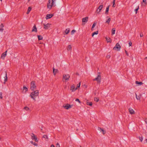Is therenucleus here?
I'll return each mask as SVG.
<instances>
[{"mask_svg": "<svg viewBox=\"0 0 147 147\" xmlns=\"http://www.w3.org/2000/svg\"><path fill=\"white\" fill-rule=\"evenodd\" d=\"M111 21V18H109L106 21V23H108V24H109L110 21Z\"/></svg>", "mask_w": 147, "mask_h": 147, "instance_id": "7c9ffc66", "label": "nucleus"}, {"mask_svg": "<svg viewBox=\"0 0 147 147\" xmlns=\"http://www.w3.org/2000/svg\"><path fill=\"white\" fill-rule=\"evenodd\" d=\"M136 98L137 100H140V96H137V94H136Z\"/></svg>", "mask_w": 147, "mask_h": 147, "instance_id": "c756f323", "label": "nucleus"}, {"mask_svg": "<svg viewBox=\"0 0 147 147\" xmlns=\"http://www.w3.org/2000/svg\"><path fill=\"white\" fill-rule=\"evenodd\" d=\"M109 11V10H106L105 12V13L106 14H108Z\"/></svg>", "mask_w": 147, "mask_h": 147, "instance_id": "37998d69", "label": "nucleus"}, {"mask_svg": "<svg viewBox=\"0 0 147 147\" xmlns=\"http://www.w3.org/2000/svg\"><path fill=\"white\" fill-rule=\"evenodd\" d=\"M36 86L35 84V82L32 81L30 83V89L32 91H34L36 89Z\"/></svg>", "mask_w": 147, "mask_h": 147, "instance_id": "7ed1b4c3", "label": "nucleus"}, {"mask_svg": "<svg viewBox=\"0 0 147 147\" xmlns=\"http://www.w3.org/2000/svg\"><path fill=\"white\" fill-rule=\"evenodd\" d=\"M146 0H143V2L146 4Z\"/></svg>", "mask_w": 147, "mask_h": 147, "instance_id": "3c124183", "label": "nucleus"}, {"mask_svg": "<svg viewBox=\"0 0 147 147\" xmlns=\"http://www.w3.org/2000/svg\"><path fill=\"white\" fill-rule=\"evenodd\" d=\"M88 17H86L85 18H83V25H85V24L88 22Z\"/></svg>", "mask_w": 147, "mask_h": 147, "instance_id": "f8f14e48", "label": "nucleus"}, {"mask_svg": "<svg viewBox=\"0 0 147 147\" xmlns=\"http://www.w3.org/2000/svg\"><path fill=\"white\" fill-rule=\"evenodd\" d=\"M24 109L26 111H30V108L27 106L25 107L24 108Z\"/></svg>", "mask_w": 147, "mask_h": 147, "instance_id": "4be33fe9", "label": "nucleus"}, {"mask_svg": "<svg viewBox=\"0 0 147 147\" xmlns=\"http://www.w3.org/2000/svg\"><path fill=\"white\" fill-rule=\"evenodd\" d=\"M129 113L131 114H133L134 113V111L131 108H129Z\"/></svg>", "mask_w": 147, "mask_h": 147, "instance_id": "2eb2a0df", "label": "nucleus"}, {"mask_svg": "<svg viewBox=\"0 0 147 147\" xmlns=\"http://www.w3.org/2000/svg\"><path fill=\"white\" fill-rule=\"evenodd\" d=\"M94 100L95 101L97 102L99 100V99L98 98H94Z\"/></svg>", "mask_w": 147, "mask_h": 147, "instance_id": "e433bc0d", "label": "nucleus"}, {"mask_svg": "<svg viewBox=\"0 0 147 147\" xmlns=\"http://www.w3.org/2000/svg\"><path fill=\"white\" fill-rule=\"evenodd\" d=\"M115 0H113V4L112 6V7H115L114 5L115 4Z\"/></svg>", "mask_w": 147, "mask_h": 147, "instance_id": "c9c22d12", "label": "nucleus"}, {"mask_svg": "<svg viewBox=\"0 0 147 147\" xmlns=\"http://www.w3.org/2000/svg\"><path fill=\"white\" fill-rule=\"evenodd\" d=\"M33 144L36 146H38V144L36 143H34Z\"/></svg>", "mask_w": 147, "mask_h": 147, "instance_id": "de8ad7c7", "label": "nucleus"}, {"mask_svg": "<svg viewBox=\"0 0 147 147\" xmlns=\"http://www.w3.org/2000/svg\"><path fill=\"white\" fill-rule=\"evenodd\" d=\"M30 143L32 144H33L34 143L32 141H30Z\"/></svg>", "mask_w": 147, "mask_h": 147, "instance_id": "680f3d73", "label": "nucleus"}, {"mask_svg": "<svg viewBox=\"0 0 147 147\" xmlns=\"http://www.w3.org/2000/svg\"><path fill=\"white\" fill-rule=\"evenodd\" d=\"M43 137L47 139L48 140V137L47 135H44Z\"/></svg>", "mask_w": 147, "mask_h": 147, "instance_id": "f704fd0d", "label": "nucleus"}, {"mask_svg": "<svg viewBox=\"0 0 147 147\" xmlns=\"http://www.w3.org/2000/svg\"><path fill=\"white\" fill-rule=\"evenodd\" d=\"M80 82L77 85V87L76 88H77V89H78V88H79L80 86Z\"/></svg>", "mask_w": 147, "mask_h": 147, "instance_id": "a19ab883", "label": "nucleus"}, {"mask_svg": "<svg viewBox=\"0 0 147 147\" xmlns=\"http://www.w3.org/2000/svg\"><path fill=\"white\" fill-rule=\"evenodd\" d=\"M115 28H113L112 29V35H113L115 34Z\"/></svg>", "mask_w": 147, "mask_h": 147, "instance_id": "a878e982", "label": "nucleus"}, {"mask_svg": "<svg viewBox=\"0 0 147 147\" xmlns=\"http://www.w3.org/2000/svg\"><path fill=\"white\" fill-rule=\"evenodd\" d=\"M147 59V57H145V58H144V59Z\"/></svg>", "mask_w": 147, "mask_h": 147, "instance_id": "e2e57ef3", "label": "nucleus"}, {"mask_svg": "<svg viewBox=\"0 0 147 147\" xmlns=\"http://www.w3.org/2000/svg\"><path fill=\"white\" fill-rule=\"evenodd\" d=\"M31 136V139L32 140H34L35 142H38V140H37V138L34 134H32Z\"/></svg>", "mask_w": 147, "mask_h": 147, "instance_id": "0eeeda50", "label": "nucleus"}, {"mask_svg": "<svg viewBox=\"0 0 147 147\" xmlns=\"http://www.w3.org/2000/svg\"><path fill=\"white\" fill-rule=\"evenodd\" d=\"M87 58H86L85 59L86 60V61H87V60H88V59H87Z\"/></svg>", "mask_w": 147, "mask_h": 147, "instance_id": "338daca9", "label": "nucleus"}, {"mask_svg": "<svg viewBox=\"0 0 147 147\" xmlns=\"http://www.w3.org/2000/svg\"><path fill=\"white\" fill-rule=\"evenodd\" d=\"M101 76L99 74L97 77L93 80V81H96L98 83L100 84L101 82Z\"/></svg>", "mask_w": 147, "mask_h": 147, "instance_id": "39448f33", "label": "nucleus"}, {"mask_svg": "<svg viewBox=\"0 0 147 147\" xmlns=\"http://www.w3.org/2000/svg\"><path fill=\"white\" fill-rule=\"evenodd\" d=\"M4 26L2 24H1L0 26V31L2 32L3 30Z\"/></svg>", "mask_w": 147, "mask_h": 147, "instance_id": "aec40b11", "label": "nucleus"}, {"mask_svg": "<svg viewBox=\"0 0 147 147\" xmlns=\"http://www.w3.org/2000/svg\"><path fill=\"white\" fill-rule=\"evenodd\" d=\"M139 9V7H138V8L136 9Z\"/></svg>", "mask_w": 147, "mask_h": 147, "instance_id": "774afa93", "label": "nucleus"}, {"mask_svg": "<svg viewBox=\"0 0 147 147\" xmlns=\"http://www.w3.org/2000/svg\"><path fill=\"white\" fill-rule=\"evenodd\" d=\"M32 31V32H36L37 31V28L36 27V25H34L33 26Z\"/></svg>", "mask_w": 147, "mask_h": 147, "instance_id": "4468645a", "label": "nucleus"}, {"mask_svg": "<svg viewBox=\"0 0 147 147\" xmlns=\"http://www.w3.org/2000/svg\"><path fill=\"white\" fill-rule=\"evenodd\" d=\"M58 72V70L57 69H55L54 68H53V72L54 75H55L56 73Z\"/></svg>", "mask_w": 147, "mask_h": 147, "instance_id": "a211bd4d", "label": "nucleus"}, {"mask_svg": "<svg viewBox=\"0 0 147 147\" xmlns=\"http://www.w3.org/2000/svg\"><path fill=\"white\" fill-rule=\"evenodd\" d=\"M7 52V51H6L5 52L3 53L1 57V59H4L5 57H6V53Z\"/></svg>", "mask_w": 147, "mask_h": 147, "instance_id": "9b49d317", "label": "nucleus"}, {"mask_svg": "<svg viewBox=\"0 0 147 147\" xmlns=\"http://www.w3.org/2000/svg\"><path fill=\"white\" fill-rule=\"evenodd\" d=\"M98 130H101V131L102 132V134L103 135H104L106 133V131L102 129L100 127H98Z\"/></svg>", "mask_w": 147, "mask_h": 147, "instance_id": "5701e85b", "label": "nucleus"}, {"mask_svg": "<svg viewBox=\"0 0 147 147\" xmlns=\"http://www.w3.org/2000/svg\"><path fill=\"white\" fill-rule=\"evenodd\" d=\"M69 29L67 28L66 29L65 31V33L66 34H68L69 32Z\"/></svg>", "mask_w": 147, "mask_h": 147, "instance_id": "b1692460", "label": "nucleus"}, {"mask_svg": "<svg viewBox=\"0 0 147 147\" xmlns=\"http://www.w3.org/2000/svg\"><path fill=\"white\" fill-rule=\"evenodd\" d=\"M56 147H60V145L58 143H57V144Z\"/></svg>", "mask_w": 147, "mask_h": 147, "instance_id": "a18cd8bd", "label": "nucleus"}, {"mask_svg": "<svg viewBox=\"0 0 147 147\" xmlns=\"http://www.w3.org/2000/svg\"><path fill=\"white\" fill-rule=\"evenodd\" d=\"M140 37H142L143 36V34H142L141 33L140 34Z\"/></svg>", "mask_w": 147, "mask_h": 147, "instance_id": "6e6d98bb", "label": "nucleus"}, {"mask_svg": "<svg viewBox=\"0 0 147 147\" xmlns=\"http://www.w3.org/2000/svg\"><path fill=\"white\" fill-rule=\"evenodd\" d=\"M145 121L146 122V123L147 124V118H146L145 119Z\"/></svg>", "mask_w": 147, "mask_h": 147, "instance_id": "5fc2aeb1", "label": "nucleus"}, {"mask_svg": "<svg viewBox=\"0 0 147 147\" xmlns=\"http://www.w3.org/2000/svg\"><path fill=\"white\" fill-rule=\"evenodd\" d=\"M87 58H86L85 59L86 60V61H87V60H88V59H87Z\"/></svg>", "mask_w": 147, "mask_h": 147, "instance_id": "69168bd1", "label": "nucleus"}, {"mask_svg": "<svg viewBox=\"0 0 147 147\" xmlns=\"http://www.w3.org/2000/svg\"><path fill=\"white\" fill-rule=\"evenodd\" d=\"M75 32H76V30H72L71 31V35L75 33Z\"/></svg>", "mask_w": 147, "mask_h": 147, "instance_id": "72a5a7b5", "label": "nucleus"}, {"mask_svg": "<svg viewBox=\"0 0 147 147\" xmlns=\"http://www.w3.org/2000/svg\"><path fill=\"white\" fill-rule=\"evenodd\" d=\"M51 147H55V146L53 145L52 144L51 146Z\"/></svg>", "mask_w": 147, "mask_h": 147, "instance_id": "052dcab7", "label": "nucleus"}, {"mask_svg": "<svg viewBox=\"0 0 147 147\" xmlns=\"http://www.w3.org/2000/svg\"><path fill=\"white\" fill-rule=\"evenodd\" d=\"M28 90V88L25 86H23V92L25 93Z\"/></svg>", "mask_w": 147, "mask_h": 147, "instance_id": "dca6fc26", "label": "nucleus"}, {"mask_svg": "<svg viewBox=\"0 0 147 147\" xmlns=\"http://www.w3.org/2000/svg\"><path fill=\"white\" fill-rule=\"evenodd\" d=\"M121 46L119 43H117L115 46L114 47L113 49L117 51H119L121 48Z\"/></svg>", "mask_w": 147, "mask_h": 147, "instance_id": "20e7f679", "label": "nucleus"}, {"mask_svg": "<svg viewBox=\"0 0 147 147\" xmlns=\"http://www.w3.org/2000/svg\"><path fill=\"white\" fill-rule=\"evenodd\" d=\"M103 6L102 5H100L98 8V9H102L103 8Z\"/></svg>", "mask_w": 147, "mask_h": 147, "instance_id": "473e14b6", "label": "nucleus"}, {"mask_svg": "<svg viewBox=\"0 0 147 147\" xmlns=\"http://www.w3.org/2000/svg\"><path fill=\"white\" fill-rule=\"evenodd\" d=\"M87 88V86L85 85V84L83 85V88Z\"/></svg>", "mask_w": 147, "mask_h": 147, "instance_id": "864d4df0", "label": "nucleus"}, {"mask_svg": "<svg viewBox=\"0 0 147 147\" xmlns=\"http://www.w3.org/2000/svg\"><path fill=\"white\" fill-rule=\"evenodd\" d=\"M138 10H134V11L135 12L136 14L137 13L138 11Z\"/></svg>", "mask_w": 147, "mask_h": 147, "instance_id": "603ef678", "label": "nucleus"}, {"mask_svg": "<svg viewBox=\"0 0 147 147\" xmlns=\"http://www.w3.org/2000/svg\"><path fill=\"white\" fill-rule=\"evenodd\" d=\"M101 10H96V12L97 13H99Z\"/></svg>", "mask_w": 147, "mask_h": 147, "instance_id": "79ce46f5", "label": "nucleus"}, {"mask_svg": "<svg viewBox=\"0 0 147 147\" xmlns=\"http://www.w3.org/2000/svg\"><path fill=\"white\" fill-rule=\"evenodd\" d=\"M56 0H52V3H54Z\"/></svg>", "mask_w": 147, "mask_h": 147, "instance_id": "bf43d9fd", "label": "nucleus"}, {"mask_svg": "<svg viewBox=\"0 0 147 147\" xmlns=\"http://www.w3.org/2000/svg\"><path fill=\"white\" fill-rule=\"evenodd\" d=\"M139 140L141 142H142L143 140V138L141 137H139Z\"/></svg>", "mask_w": 147, "mask_h": 147, "instance_id": "58836bf2", "label": "nucleus"}, {"mask_svg": "<svg viewBox=\"0 0 147 147\" xmlns=\"http://www.w3.org/2000/svg\"><path fill=\"white\" fill-rule=\"evenodd\" d=\"M51 24L48 23L47 24H43L44 28L45 29H48L50 27Z\"/></svg>", "mask_w": 147, "mask_h": 147, "instance_id": "1a4fd4ad", "label": "nucleus"}, {"mask_svg": "<svg viewBox=\"0 0 147 147\" xmlns=\"http://www.w3.org/2000/svg\"><path fill=\"white\" fill-rule=\"evenodd\" d=\"M75 85L73 84L72 85L70 88V90L72 92H73L75 91L77 89V88H75Z\"/></svg>", "mask_w": 147, "mask_h": 147, "instance_id": "9d476101", "label": "nucleus"}, {"mask_svg": "<svg viewBox=\"0 0 147 147\" xmlns=\"http://www.w3.org/2000/svg\"><path fill=\"white\" fill-rule=\"evenodd\" d=\"M145 141H146V142L147 143V139L145 140Z\"/></svg>", "mask_w": 147, "mask_h": 147, "instance_id": "0e129e2a", "label": "nucleus"}, {"mask_svg": "<svg viewBox=\"0 0 147 147\" xmlns=\"http://www.w3.org/2000/svg\"><path fill=\"white\" fill-rule=\"evenodd\" d=\"M86 104L89 106H92V102H89L88 100H87L86 101Z\"/></svg>", "mask_w": 147, "mask_h": 147, "instance_id": "6ab92c4d", "label": "nucleus"}, {"mask_svg": "<svg viewBox=\"0 0 147 147\" xmlns=\"http://www.w3.org/2000/svg\"><path fill=\"white\" fill-rule=\"evenodd\" d=\"M129 46H131L132 45V43L131 42H130L129 43Z\"/></svg>", "mask_w": 147, "mask_h": 147, "instance_id": "09e8293b", "label": "nucleus"}, {"mask_svg": "<svg viewBox=\"0 0 147 147\" xmlns=\"http://www.w3.org/2000/svg\"><path fill=\"white\" fill-rule=\"evenodd\" d=\"M31 10H28V11L26 13L27 14H28L30 12Z\"/></svg>", "mask_w": 147, "mask_h": 147, "instance_id": "49530a36", "label": "nucleus"}, {"mask_svg": "<svg viewBox=\"0 0 147 147\" xmlns=\"http://www.w3.org/2000/svg\"><path fill=\"white\" fill-rule=\"evenodd\" d=\"M125 53L126 54V55L127 56H129V54L128 53H127V51L126 50H125Z\"/></svg>", "mask_w": 147, "mask_h": 147, "instance_id": "c03bdc74", "label": "nucleus"}, {"mask_svg": "<svg viewBox=\"0 0 147 147\" xmlns=\"http://www.w3.org/2000/svg\"><path fill=\"white\" fill-rule=\"evenodd\" d=\"M111 57V56L109 55H107V58H109Z\"/></svg>", "mask_w": 147, "mask_h": 147, "instance_id": "8fccbe9b", "label": "nucleus"}, {"mask_svg": "<svg viewBox=\"0 0 147 147\" xmlns=\"http://www.w3.org/2000/svg\"><path fill=\"white\" fill-rule=\"evenodd\" d=\"M7 80V73H6L5 76L4 77V83L5 84V82H6Z\"/></svg>", "mask_w": 147, "mask_h": 147, "instance_id": "412c9836", "label": "nucleus"}, {"mask_svg": "<svg viewBox=\"0 0 147 147\" xmlns=\"http://www.w3.org/2000/svg\"><path fill=\"white\" fill-rule=\"evenodd\" d=\"M70 77V76L68 74H63V76L62 81L63 82H67L69 80Z\"/></svg>", "mask_w": 147, "mask_h": 147, "instance_id": "f03ea898", "label": "nucleus"}, {"mask_svg": "<svg viewBox=\"0 0 147 147\" xmlns=\"http://www.w3.org/2000/svg\"><path fill=\"white\" fill-rule=\"evenodd\" d=\"M75 101L76 102H78L80 103H81V102L80 101V100L79 99H78V98H77L75 100Z\"/></svg>", "mask_w": 147, "mask_h": 147, "instance_id": "4c0bfd02", "label": "nucleus"}, {"mask_svg": "<svg viewBox=\"0 0 147 147\" xmlns=\"http://www.w3.org/2000/svg\"><path fill=\"white\" fill-rule=\"evenodd\" d=\"M98 33V31H96L93 33L92 34V36L93 37L94 35L97 34Z\"/></svg>", "mask_w": 147, "mask_h": 147, "instance_id": "cd10ccee", "label": "nucleus"}, {"mask_svg": "<svg viewBox=\"0 0 147 147\" xmlns=\"http://www.w3.org/2000/svg\"><path fill=\"white\" fill-rule=\"evenodd\" d=\"M71 45H68L67 47V50L68 51H69L70 50H71Z\"/></svg>", "mask_w": 147, "mask_h": 147, "instance_id": "bb28decb", "label": "nucleus"}, {"mask_svg": "<svg viewBox=\"0 0 147 147\" xmlns=\"http://www.w3.org/2000/svg\"><path fill=\"white\" fill-rule=\"evenodd\" d=\"M38 90H37L31 92L30 95V96L31 98L32 99L36 101L35 98L36 97L38 96Z\"/></svg>", "mask_w": 147, "mask_h": 147, "instance_id": "f257e3e1", "label": "nucleus"}, {"mask_svg": "<svg viewBox=\"0 0 147 147\" xmlns=\"http://www.w3.org/2000/svg\"><path fill=\"white\" fill-rule=\"evenodd\" d=\"M38 37L39 40H42L43 39V37L41 35H38Z\"/></svg>", "mask_w": 147, "mask_h": 147, "instance_id": "c85d7f7f", "label": "nucleus"}, {"mask_svg": "<svg viewBox=\"0 0 147 147\" xmlns=\"http://www.w3.org/2000/svg\"><path fill=\"white\" fill-rule=\"evenodd\" d=\"M53 16V14H47L46 17V19H48L51 18Z\"/></svg>", "mask_w": 147, "mask_h": 147, "instance_id": "ddd939ff", "label": "nucleus"}, {"mask_svg": "<svg viewBox=\"0 0 147 147\" xmlns=\"http://www.w3.org/2000/svg\"><path fill=\"white\" fill-rule=\"evenodd\" d=\"M136 84H139V85H141L143 84V83L142 82H140L138 81H136Z\"/></svg>", "mask_w": 147, "mask_h": 147, "instance_id": "393cba45", "label": "nucleus"}, {"mask_svg": "<svg viewBox=\"0 0 147 147\" xmlns=\"http://www.w3.org/2000/svg\"><path fill=\"white\" fill-rule=\"evenodd\" d=\"M105 38L106 39V41L107 42H111V40L110 38H107V37H106Z\"/></svg>", "mask_w": 147, "mask_h": 147, "instance_id": "f3484780", "label": "nucleus"}, {"mask_svg": "<svg viewBox=\"0 0 147 147\" xmlns=\"http://www.w3.org/2000/svg\"><path fill=\"white\" fill-rule=\"evenodd\" d=\"M109 6L110 5H109L107 7L106 9H109Z\"/></svg>", "mask_w": 147, "mask_h": 147, "instance_id": "4d7b16f0", "label": "nucleus"}, {"mask_svg": "<svg viewBox=\"0 0 147 147\" xmlns=\"http://www.w3.org/2000/svg\"><path fill=\"white\" fill-rule=\"evenodd\" d=\"M0 98L1 99H2L3 98L2 93L1 92L0 93Z\"/></svg>", "mask_w": 147, "mask_h": 147, "instance_id": "ea45409f", "label": "nucleus"}, {"mask_svg": "<svg viewBox=\"0 0 147 147\" xmlns=\"http://www.w3.org/2000/svg\"><path fill=\"white\" fill-rule=\"evenodd\" d=\"M49 3L47 4V7L49 9H51L53 6V3H52V2L51 3V1L50 0H49Z\"/></svg>", "mask_w": 147, "mask_h": 147, "instance_id": "6e6552de", "label": "nucleus"}, {"mask_svg": "<svg viewBox=\"0 0 147 147\" xmlns=\"http://www.w3.org/2000/svg\"><path fill=\"white\" fill-rule=\"evenodd\" d=\"M32 9V8L31 7H29L28 8V9Z\"/></svg>", "mask_w": 147, "mask_h": 147, "instance_id": "13d9d810", "label": "nucleus"}, {"mask_svg": "<svg viewBox=\"0 0 147 147\" xmlns=\"http://www.w3.org/2000/svg\"><path fill=\"white\" fill-rule=\"evenodd\" d=\"M72 105H70L69 104H67L66 105H63V107L66 109H68L72 107Z\"/></svg>", "mask_w": 147, "mask_h": 147, "instance_id": "423d86ee", "label": "nucleus"}, {"mask_svg": "<svg viewBox=\"0 0 147 147\" xmlns=\"http://www.w3.org/2000/svg\"><path fill=\"white\" fill-rule=\"evenodd\" d=\"M96 25V23H94L92 26V28H91V30H93V28Z\"/></svg>", "mask_w": 147, "mask_h": 147, "instance_id": "2f4dec72", "label": "nucleus"}]
</instances>
